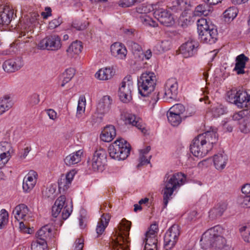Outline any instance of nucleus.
<instances>
[{
  "label": "nucleus",
  "instance_id": "obj_13",
  "mask_svg": "<svg viewBox=\"0 0 250 250\" xmlns=\"http://www.w3.org/2000/svg\"><path fill=\"white\" fill-rule=\"evenodd\" d=\"M180 229L178 225L174 224L167 231L164 237V248L166 250L175 246L180 234Z\"/></svg>",
  "mask_w": 250,
  "mask_h": 250
},
{
  "label": "nucleus",
  "instance_id": "obj_3",
  "mask_svg": "<svg viewBox=\"0 0 250 250\" xmlns=\"http://www.w3.org/2000/svg\"><path fill=\"white\" fill-rule=\"evenodd\" d=\"M186 183V175L182 172L172 174H167L164 178V188L162 190L165 207L172 199L174 192Z\"/></svg>",
  "mask_w": 250,
  "mask_h": 250
},
{
  "label": "nucleus",
  "instance_id": "obj_61",
  "mask_svg": "<svg viewBox=\"0 0 250 250\" xmlns=\"http://www.w3.org/2000/svg\"><path fill=\"white\" fill-rule=\"evenodd\" d=\"M62 23V20L60 18L55 19L50 21L48 24V28L53 29L59 26Z\"/></svg>",
  "mask_w": 250,
  "mask_h": 250
},
{
  "label": "nucleus",
  "instance_id": "obj_20",
  "mask_svg": "<svg viewBox=\"0 0 250 250\" xmlns=\"http://www.w3.org/2000/svg\"><path fill=\"white\" fill-rule=\"evenodd\" d=\"M112 103V99L109 96H103L97 104V112L102 115L108 113L110 110Z\"/></svg>",
  "mask_w": 250,
  "mask_h": 250
},
{
  "label": "nucleus",
  "instance_id": "obj_58",
  "mask_svg": "<svg viewBox=\"0 0 250 250\" xmlns=\"http://www.w3.org/2000/svg\"><path fill=\"white\" fill-rule=\"evenodd\" d=\"M158 230L157 225L155 224H152L150 226L148 230L146 232V235L156 237Z\"/></svg>",
  "mask_w": 250,
  "mask_h": 250
},
{
  "label": "nucleus",
  "instance_id": "obj_40",
  "mask_svg": "<svg viewBox=\"0 0 250 250\" xmlns=\"http://www.w3.org/2000/svg\"><path fill=\"white\" fill-rule=\"evenodd\" d=\"M212 11V9L209 7L208 4H200L195 8L194 15L198 16L202 15L207 16Z\"/></svg>",
  "mask_w": 250,
  "mask_h": 250
},
{
  "label": "nucleus",
  "instance_id": "obj_33",
  "mask_svg": "<svg viewBox=\"0 0 250 250\" xmlns=\"http://www.w3.org/2000/svg\"><path fill=\"white\" fill-rule=\"evenodd\" d=\"M125 123L131 125L133 126H136L137 128L140 129L143 134H146V130L141 124L140 118L137 117L134 114H129L125 118Z\"/></svg>",
  "mask_w": 250,
  "mask_h": 250
},
{
  "label": "nucleus",
  "instance_id": "obj_53",
  "mask_svg": "<svg viewBox=\"0 0 250 250\" xmlns=\"http://www.w3.org/2000/svg\"><path fill=\"white\" fill-rule=\"evenodd\" d=\"M8 213L5 209H2L0 211V229H3L8 221Z\"/></svg>",
  "mask_w": 250,
  "mask_h": 250
},
{
  "label": "nucleus",
  "instance_id": "obj_59",
  "mask_svg": "<svg viewBox=\"0 0 250 250\" xmlns=\"http://www.w3.org/2000/svg\"><path fill=\"white\" fill-rule=\"evenodd\" d=\"M31 150V147L30 146H26L23 148L21 149L19 153L20 158L21 159H24Z\"/></svg>",
  "mask_w": 250,
  "mask_h": 250
},
{
  "label": "nucleus",
  "instance_id": "obj_4",
  "mask_svg": "<svg viewBox=\"0 0 250 250\" xmlns=\"http://www.w3.org/2000/svg\"><path fill=\"white\" fill-rule=\"evenodd\" d=\"M130 226V222L125 219L122 220L119 231L112 238L113 250H129L128 235Z\"/></svg>",
  "mask_w": 250,
  "mask_h": 250
},
{
  "label": "nucleus",
  "instance_id": "obj_52",
  "mask_svg": "<svg viewBox=\"0 0 250 250\" xmlns=\"http://www.w3.org/2000/svg\"><path fill=\"white\" fill-rule=\"evenodd\" d=\"M239 128L244 133L250 132V117H246L243 119V121L240 123Z\"/></svg>",
  "mask_w": 250,
  "mask_h": 250
},
{
  "label": "nucleus",
  "instance_id": "obj_34",
  "mask_svg": "<svg viewBox=\"0 0 250 250\" xmlns=\"http://www.w3.org/2000/svg\"><path fill=\"white\" fill-rule=\"evenodd\" d=\"M114 75L113 69L111 67H104L99 70L95 74V77L99 80L106 81L110 79Z\"/></svg>",
  "mask_w": 250,
  "mask_h": 250
},
{
  "label": "nucleus",
  "instance_id": "obj_36",
  "mask_svg": "<svg viewBox=\"0 0 250 250\" xmlns=\"http://www.w3.org/2000/svg\"><path fill=\"white\" fill-rule=\"evenodd\" d=\"M197 26L199 36L214 26V25L211 24L209 20H208L207 19L205 18H201L198 20L197 22Z\"/></svg>",
  "mask_w": 250,
  "mask_h": 250
},
{
  "label": "nucleus",
  "instance_id": "obj_5",
  "mask_svg": "<svg viewBox=\"0 0 250 250\" xmlns=\"http://www.w3.org/2000/svg\"><path fill=\"white\" fill-rule=\"evenodd\" d=\"M156 77L154 73L146 71L143 73L138 79L139 93L143 97H147L154 91L156 85Z\"/></svg>",
  "mask_w": 250,
  "mask_h": 250
},
{
  "label": "nucleus",
  "instance_id": "obj_44",
  "mask_svg": "<svg viewBox=\"0 0 250 250\" xmlns=\"http://www.w3.org/2000/svg\"><path fill=\"white\" fill-rule=\"evenodd\" d=\"M155 10V5L144 3L139 5L136 8V12L138 13L147 15V13Z\"/></svg>",
  "mask_w": 250,
  "mask_h": 250
},
{
  "label": "nucleus",
  "instance_id": "obj_12",
  "mask_svg": "<svg viewBox=\"0 0 250 250\" xmlns=\"http://www.w3.org/2000/svg\"><path fill=\"white\" fill-rule=\"evenodd\" d=\"M178 84L175 78H170L165 83L162 93L164 100L170 102L175 100L178 94Z\"/></svg>",
  "mask_w": 250,
  "mask_h": 250
},
{
  "label": "nucleus",
  "instance_id": "obj_57",
  "mask_svg": "<svg viewBox=\"0 0 250 250\" xmlns=\"http://www.w3.org/2000/svg\"><path fill=\"white\" fill-rule=\"evenodd\" d=\"M239 203L242 207L250 208V195L241 198Z\"/></svg>",
  "mask_w": 250,
  "mask_h": 250
},
{
  "label": "nucleus",
  "instance_id": "obj_28",
  "mask_svg": "<svg viewBox=\"0 0 250 250\" xmlns=\"http://www.w3.org/2000/svg\"><path fill=\"white\" fill-rule=\"evenodd\" d=\"M14 104L12 98L8 95H4L0 98V115L11 109Z\"/></svg>",
  "mask_w": 250,
  "mask_h": 250
},
{
  "label": "nucleus",
  "instance_id": "obj_2",
  "mask_svg": "<svg viewBox=\"0 0 250 250\" xmlns=\"http://www.w3.org/2000/svg\"><path fill=\"white\" fill-rule=\"evenodd\" d=\"M224 229L216 225L206 230L202 235L200 245L203 249L212 247L216 249L224 250L229 247L226 245V240L223 237Z\"/></svg>",
  "mask_w": 250,
  "mask_h": 250
},
{
  "label": "nucleus",
  "instance_id": "obj_51",
  "mask_svg": "<svg viewBox=\"0 0 250 250\" xmlns=\"http://www.w3.org/2000/svg\"><path fill=\"white\" fill-rule=\"evenodd\" d=\"M225 108L221 104H217L213 106L210 110L212 116L214 117H218L220 115L224 114L225 112Z\"/></svg>",
  "mask_w": 250,
  "mask_h": 250
},
{
  "label": "nucleus",
  "instance_id": "obj_39",
  "mask_svg": "<svg viewBox=\"0 0 250 250\" xmlns=\"http://www.w3.org/2000/svg\"><path fill=\"white\" fill-rule=\"evenodd\" d=\"M83 49L82 42L80 41H75L73 42L69 46L66 51L68 55L73 57L74 55H78L80 53Z\"/></svg>",
  "mask_w": 250,
  "mask_h": 250
},
{
  "label": "nucleus",
  "instance_id": "obj_54",
  "mask_svg": "<svg viewBox=\"0 0 250 250\" xmlns=\"http://www.w3.org/2000/svg\"><path fill=\"white\" fill-rule=\"evenodd\" d=\"M168 111L170 112V113H175L182 116V115L185 111V108L183 104H177L170 108Z\"/></svg>",
  "mask_w": 250,
  "mask_h": 250
},
{
  "label": "nucleus",
  "instance_id": "obj_38",
  "mask_svg": "<svg viewBox=\"0 0 250 250\" xmlns=\"http://www.w3.org/2000/svg\"><path fill=\"white\" fill-rule=\"evenodd\" d=\"M150 150L149 146H147L144 149L140 150L139 163L137 165V167L148 164L150 163V155H148V153Z\"/></svg>",
  "mask_w": 250,
  "mask_h": 250
},
{
  "label": "nucleus",
  "instance_id": "obj_49",
  "mask_svg": "<svg viewBox=\"0 0 250 250\" xmlns=\"http://www.w3.org/2000/svg\"><path fill=\"white\" fill-rule=\"evenodd\" d=\"M47 242L44 241L37 240L32 242L31 244L32 250H47Z\"/></svg>",
  "mask_w": 250,
  "mask_h": 250
},
{
  "label": "nucleus",
  "instance_id": "obj_60",
  "mask_svg": "<svg viewBox=\"0 0 250 250\" xmlns=\"http://www.w3.org/2000/svg\"><path fill=\"white\" fill-rule=\"evenodd\" d=\"M245 113L244 111H240L238 112L235 113L233 114L232 118L233 120L238 121L240 124L241 122L243 121V119H245L246 117H244Z\"/></svg>",
  "mask_w": 250,
  "mask_h": 250
},
{
  "label": "nucleus",
  "instance_id": "obj_16",
  "mask_svg": "<svg viewBox=\"0 0 250 250\" xmlns=\"http://www.w3.org/2000/svg\"><path fill=\"white\" fill-rule=\"evenodd\" d=\"M38 175L37 172L34 170H30L25 175L23 180L22 188L24 192H30L35 186Z\"/></svg>",
  "mask_w": 250,
  "mask_h": 250
},
{
  "label": "nucleus",
  "instance_id": "obj_14",
  "mask_svg": "<svg viewBox=\"0 0 250 250\" xmlns=\"http://www.w3.org/2000/svg\"><path fill=\"white\" fill-rule=\"evenodd\" d=\"M155 6L154 16L162 24L170 26L174 23L173 18L167 9L160 8L157 5H155Z\"/></svg>",
  "mask_w": 250,
  "mask_h": 250
},
{
  "label": "nucleus",
  "instance_id": "obj_46",
  "mask_svg": "<svg viewBox=\"0 0 250 250\" xmlns=\"http://www.w3.org/2000/svg\"><path fill=\"white\" fill-rule=\"evenodd\" d=\"M167 117L169 123L173 126L178 125L182 122V116L168 111Z\"/></svg>",
  "mask_w": 250,
  "mask_h": 250
},
{
  "label": "nucleus",
  "instance_id": "obj_48",
  "mask_svg": "<svg viewBox=\"0 0 250 250\" xmlns=\"http://www.w3.org/2000/svg\"><path fill=\"white\" fill-rule=\"evenodd\" d=\"M85 99L84 97H80L78 101V104L77 109L76 116L78 118H81L82 114L84 112L85 109Z\"/></svg>",
  "mask_w": 250,
  "mask_h": 250
},
{
  "label": "nucleus",
  "instance_id": "obj_63",
  "mask_svg": "<svg viewBox=\"0 0 250 250\" xmlns=\"http://www.w3.org/2000/svg\"><path fill=\"white\" fill-rule=\"evenodd\" d=\"M83 247V240L81 238L77 239L74 245V250H82Z\"/></svg>",
  "mask_w": 250,
  "mask_h": 250
},
{
  "label": "nucleus",
  "instance_id": "obj_50",
  "mask_svg": "<svg viewBox=\"0 0 250 250\" xmlns=\"http://www.w3.org/2000/svg\"><path fill=\"white\" fill-rule=\"evenodd\" d=\"M141 22L145 25L151 27H156L158 25L157 23L147 15H143L140 17Z\"/></svg>",
  "mask_w": 250,
  "mask_h": 250
},
{
  "label": "nucleus",
  "instance_id": "obj_9",
  "mask_svg": "<svg viewBox=\"0 0 250 250\" xmlns=\"http://www.w3.org/2000/svg\"><path fill=\"white\" fill-rule=\"evenodd\" d=\"M106 158V152L104 149L97 150L92 159L87 162L89 168L94 171H103L105 165Z\"/></svg>",
  "mask_w": 250,
  "mask_h": 250
},
{
  "label": "nucleus",
  "instance_id": "obj_37",
  "mask_svg": "<svg viewBox=\"0 0 250 250\" xmlns=\"http://www.w3.org/2000/svg\"><path fill=\"white\" fill-rule=\"evenodd\" d=\"M109 219L110 216L108 213H104L102 215L96 228V232L98 235H101L104 232L108 224Z\"/></svg>",
  "mask_w": 250,
  "mask_h": 250
},
{
  "label": "nucleus",
  "instance_id": "obj_41",
  "mask_svg": "<svg viewBox=\"0 0 250 250\" xmlns=\"http://www.w3.org/2000/svg\"><path fill=\"white\" fill-rule=\"evenodd\" d=\"M171 42L169 40H164L158 42L155 45L154 50L157 51V53H162L170 49Z\"/></svg>",
  "mask_w": 250,
  "mask_h": 250
},
{
  "label": "nucleus",
  "instance_id": "obj_24",
  "mask_svg": "<svg viewBox=\"0 0 250 250\" xmlns=\"http://www.w3.org/2000/svg\"><path fill=\"white\" fill-rule=\"evenodd\" d=\"M199 36L201 42L204 43L210 44L214 43L217 40V30L214 26Z\"/></svg>",
  "mask_w": 250,
  "mask_h": 250
},
{
  "label": "nucleus",
  "instance_id": "obj_1",
  "mask_svg": "<svg viewBox=\"0 0 250 250\" xmlns=\"http://www.w3.org/2000/svg\"><path fill=\"white\" fill-rule=\"evenodd\" d=\"M217 141L216 129H212L200 134L194 139L190 145V151L197 157L205 156Z\"/></svg>",
  "mask_w": 250,
  "mask_h": 250
},
{
  "label": "nucleus",
  "instance_id": "obj_8",
  "mask_svg": "<svg viewBox=\"0 0 250 250\" xmlns=\"http://www.w3.org/2000/svg\"><path fill=\"white\" fill-rule=\"evenodd\" d=\"M226 100L240 108L250 106V95L245 91L231 89L227 92Z\"/></svg>",
  "mask_w": 250,
  "mask_h": 250
},
{
  "label": "nucleus",
  "instance_id": "obj_23",
  "mask_svg": "<svg viewBox=\"0 0 250 250\" xmlns=\"http://www.w3.org/2000/svg\"><path fill=\"white\" fill-rule=\"evenodd\" d=\"M22 65L23 62L21 59L18 57L5 61L2 64V67L5 72L11 73L19 70Z\"/></svg>",
  "mask_w": 250,
  "mask_h": 250
},
{
  "label": "nucleus",
  "instance_id": "obj_64",
  "mask_svg": "<svg viewBox=\"0 0 250 250\" xmlns=\"http://www.w3.org/2000/svg\"><path fill=\"white\" fill-rule=\"evenodd\" d=\"M19 229L20 231L22 232L25 233L30 234L31 233V229L29 228H28L22 222H21L19 224Z\"/></svg>",
  "mask_w": 250,
  "mask_h": 250
},
{
  "label": "nucleus",
  "instance_id": "obj_32",
  "mask_svg": "<svg viewBox=\"0 0 250 250\" xmlns=\"http://www.w3.org/2000/svg\"><path fill=\"white\" fill-rule=\"evenodd\" d=\"M37 239L47 242L48 239L52 236V228L50 225H46L42 227L36 234Z\"/></svg>",
  "mask_w": 250,
  "mask_h": 250
},
{
  "label": "nucleus",
  "instance_id": "obj_29",
  "mask_svg": "<svg viewBox=\"0 0 250 250\" xmlns=\"http://www.w3.org/2000/svg\"><path fill=\"white\" fill-rule=\"evenodd\" d=\"M228 160L227 155L224 152L215 155L213 159L215 167L218 170H222L225 167Z\"/></svg>",
  "mask_w": 250,
  "mask_h": 250
},
{
  "label": "nucleus",
  "instance_id": "obj_62",
  "mask_svg": "<svg viewBox=\"0 0 250 250\" xmlns=\"http://www.w3.org/2000/svg\"><path fill=\"white\" fill-rule=\"evenodd\" d=\"M45 112L48 116L50 119L55 121L57 118V113L53 109H47L45 110Z\"/></svg>",
  "mask_w": 250,
  "mask_h": 250
},
{
  "label": "nucleus",
  "instance_id": "obj_22",
  "mask_svg": "<svg viewBox=\"0 0 250 250\" xmlns=\"http://www.w3.org/2000/svg\"><path fill=\"white\" fill-rule=\"evenodd\" d=\"M110 51L112 56L120 60H125L127 53L125 46L118 42H115L111 45Z\"/></svg>",
  "mask_w": 250,
  "mask_h": 250
},
{
  "label": "nucleus",
  "instance_id": "obj_18",
  "mask_svg": "<svg viewBox=\"0 0 250 250\" xmlns=\"http://www.w3.org/2000/svg\"><path fill=\"white\" fill-rule=\"evenodd\" d=\"M76 173V171L73 169L68 172L65 175L61 176L58 181L59 189L60 191H65L68 189Z\"/></svg>",
  "mask_w": 250,
  "mask_h": 250
},
{
  "label": "nucleus",
  "instance_id": "obj_30",
  "mask_svg": "<svg viewBox=\"0 0 250 250\" xmlns=\"http://www.w3.org/2000/svg\"><path fill=\"white\" fill-rule=\"evenodd\" d=\"M83 155V151L82 149L73 152L67 156L64 159L65 164L71 166L79 163Z\"/></svg>",
  "mask_w": 250,
  "mask_h": 250
},
{
  "label": "nucleus",
  "instance_id": "obj_17",
  "mask_svg": "<svg viewBox=\"0 0 250 250\" xmlns=\"http://www.w3.org/2000/svg\"><path fill=\"white\" fill-rule=\"evenodd\" d=\"M12 152L10 144L6 142L0 143V167L5 165L8 162Z\"/></svg>",
  "mask_w": 250,
  "mask_h": 250
},
{
  "label": "nucleus",
  "instance_id": "obj_42",
  "mask_svg": "<svg viewBox=\"0 0 250 250\" xmlns=\"http://www.w3.org/2000/svg\"><path fill=\"white\" fill-rule=\"evenodd\" d=\"M192 18L188 11H183L179 18V22L183 27L190 25L191 23Z\"/></svg>",
  "mask_w": 250,
  "mask_h": 250
},
{
  "label": "nucleus",
  "instance_id": "obj_6",
  "mask_svg": "<svg viewBox=\"0 0 250 250\" xmlns=\"http://www.w3.org/2000/svg\"><path fill=\"white\" fill-rule=\"evenodd\" d=\"M130 151V145L125 139L119 138L108 147L110 156L118 161L124 160L128 156Z\"/></svg>",
  "mask_w": 250,
  "mask_h": 250
},
{
  "label": "nucleus",
  "instance_id": "obj_25",
  "mask_svg": "<svg viewBox=\"0 0 250 250\" xmlns=\"http://www.w3.org/2000/svg\"><path fill=\"white\" fill-rule=\"evenodd\" d=\"M190 0H175L171 3L170 9L175 13L188 11L190 7Z\"/></svg>",
  "mask_w": 250,
  "mask_h": 250
},
{
  "label": "nucleus",
  "instance_id": "obj_35",
  "mask_svg": "<svg viewBox=\"0 0 250 250\" xmlns=\"http://www.w3.org/2000/svg\"><path fill=\"white\" fill-rule=\"evenodd\" d=\"M227 208V205L225 203L218 204L209 211V217L214 220L220 217Z\"/></svg>",
  "mask_w": 250,
  "mask_h": 250
},
{
  "label": "nucleus",
  "instance_id": "obj_11",
  "mask_svg": "<svg viewBox=\"0 0 250 250\" xmlns=\"http://www.w3.org/2000/svg\"><path fill=\"white\" fill-rule=\"evenodd\" d=\"M62 47L60 37L57 35H51L41 40L38 44V48L42 50L57 51Z\"/></svg>",
  "mask_w": 250,
  "mask_h": 250
},
{
  "label": "nucleus",
  "instance_id": "obj_27",
  "mask_svg": "<svg viewBox=\"0 0 250 250\" xmlns=\"http://www.w3.org/2000/svg\"><path fill=\"white\" fill-rule=\"evenodd\" d=\"M249 60L248 57L244 54H241L237 56L236 58V63L234 68L237 74H242L245 73L244 68L246 67V62Z\"/></svg>",
  "mask_w": 250,
  "mask_h": 250
},
{
  "label": "nucleus",
  "instance_id": "obj_56",
  "mask_svg": "<svg viewBox=\"0 0 250 250\" xmlns=\"http://www.w3.org/2000/svg\"><path fill=\"white\" fill-rule=\"evenodd\" d=\"M144 0H121L118 2L119 5L122 7H128L134 5L136 3L141 2Z\"/></svg>",
  "mask_w": 250,
  "mask_h": 250
},
{
  "label": "nucleus",
  "instance_id": "obj_55",
  "mask_svg": "<svg viewBox=\"0 0 250 250\" xmlns=\"http://www.w3.org/2000/svg\"><path fill=\"white\" fill-rule=\"evenodd\" d=\"M145 241V246H148L153 248H157V239L156 237L146 235Z\"/></svg>",
  "mask_w": 250,
  "mask_h": 250
},
{
  "label": "nucleus",
  "instance_id": "obj_26",
  "mask_svg": "<svg viewBox=\"0 0 250 250\" xmlns=\"http://www.w3.org/2000/svg\"><path fill=\"white\" fill-rule=\"evenodd\" d=\"M116 135L115 127L112 125L106 126L102 130L100 135L101 139L105 142H110Z\"/></svg>",
  "mask_w": 250,
  "mask_h": 250
},
{
  "label": "nucleus",
  "instance_id": "obj_21",
  "mask_svg": "<svg viewBox=\"0 0 250 250\" xmlns=\"http://www.w3.org/2000/svg\"><path fill=\"white\" fill-rule=\"evenodd\" d=\"M39 15L37 12L31 13L30 17L27 18L24 22L22 26V32L24 33H33V28L39 23ZM23 35H25V34Z\"/></svg>",
  "mask_w": 250,
  "mask_h": 250
},
{
  "label": "nucleus",
  "instance_id": "obj_43",
  "mask_svg": "<svg viewBox=\"0 0 250 250\" xmlns=\"http://www.w3.org/2000/svg\"><path fill=\"white\" fill-rule=\"evenodd\" d=\"M238 10L234 7H230L228 8L224 12V17L226 21L229 22L232 21L237 16Z\"/></svg>",
  "mask_w": 250,
  "mask_h": 250
},
{
  "label": "nucleus",
  "instance_id": "obj_19",
  "mask_svg": "<svg viewBox=\"0 0 250 250\" xmlns=\"http://www.w3.org/2000/svg\"><path fill=\"white\" fill-rule=\"evenodd\" d=\"M14 15V10L7 5H0V24H9Z\"/></svg>",
  "mask_w": 250,
  "mask_h": 250
},
{
  "label": "nucleus",
  "instance_id": "obj_10",
  "mask_svg": "<svg viewBox=\"0 0 250 250\" xmlns=\"http://www.w3.org/2000/svg\"><path fill=\"white\" fill-rule=\"evenodd\" d=\"M133 89V82L130 76L124 78L119 88V97L120 100L127 103L132 100V92Z\"/></svg>",
  "mask_w": 250,
  "mask_h": 250
},
{
  "label": "nucleus",
  "instance_id": "obj_47",
  "mask_svg": "<svg viewBox=\"0 0 250 250\" xmlns=\"http://www.w3.org/2000/svg\"><path fill=\"white\" fill-rule=\"evenodd\" d=\"M239 230L244 240L250 242V224L241 227Z\"/></svg>",
  "mask_w": 250,
  "mask_h": 250
},
{
  "label": "nucleus",
  "instance_id": "obj_31",
  "mask_svg": "<svg viewBox=\"0 0 250 250\" xmlns=\"http://www.w3.org/2000/svg\"><path fill=\"white\" fill-rule=\"evenodd\" d=\"M28 213L29 209L28 207L23 204L17 206L13 211V213L17 220H26Z\"/></svg>",
  "mask_w": 250,
  "mask_h": 250
},
{
  "label": "nucleus",
  "instance_id": "obj_7",
  "mask_svg": "<svg viewBox=\"0 0 250 250\" xmlns=\"http://www.w3.org/2000/svg\"><path fill=\"white\" fill-rule=\"evenodd\" d=\"M73 210L72 202L67 200L64 195L59 197L55 202L52 208V216L56 217L61 213L63 220L67 219L71 215Z\"/></svg>",
  "mask_w": 250,
  "mask_h": 250
},
{
  "label": "nucleus",
  "instance_id": "obj_45",
  "mask_svg": "<svg viewBox=\"0 0 250 250\" xmlns=\"http://www.w3.org/2000/svg\"><path fill=\"white\" fill-rule=\"evenodd\" d=\"M75 70L73 68L66 69L62 73L63 80L61 84V86L63 87L66 83H68L74 77Z\"/></svg>",
  "mask_w": 250,
  "mask_h": 250
},
{
  "label": "nucleus",
  "instance_id": "obj_15",
  "mask_svg": "<svg viewBox=\"0 0 250 250\" xmlns=\"http://www.w3.org/2000/svg\"><path fill=\"white\" fill-rule=\"evenodd\" d=\"M198 46L197 41L190 39L181 46L179 51L184 58H188L193 56L196 53Z\"/></svg>",
  "mask_w": 250,
  "mask_h": 250
}]
</instances>
